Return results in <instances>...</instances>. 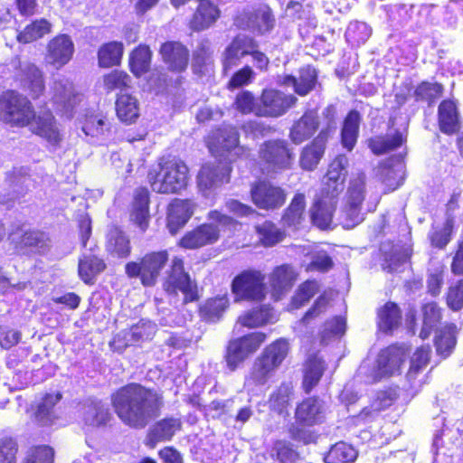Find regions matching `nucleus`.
Listing matches in <instances>:
<instances>
[{
    "label": "nucleus",
    "mask_w": 463,
    "mask_h": 463,
    "mask_svg": "<svg viewBox=\"0 0 463 463\" xmlns=\"http://www.w3.org/2000/svg\"><path fill=\"white\" fill-rule=\"evenodd\" d=\"M109 401L118 420L134 430H143L157 419L165 403L162 391L137 382H129L115 389Z\"/></svg>",
    "instance_id": "nucleus-1"
},
{
    "label": "nucleus",
    "mask_w": 463,
    "mask_h": 463,
    "mask_svg": "<svg viewBox=\"0 0 463 463\" xmlns=\"http://www.w3.org/2000/svg\"><path fill=\"white\" fill-rule=\"evenodd\" d=\"M146 180L156 194H178L188 187L190 169L179 156L165 155L150 167Z\"/></svg>",
    "instance_id": "nucleus-2"
},
{
    "label": "nucleus",
    "mask_w": 463,
    "mask_h": 463,
    "mask_svg": "<svg viewBox=\"0 0 463 463\" xmlns=\"http://www.w3.org/2000/svg\"><path fill=\"white\" fill-rule=\"evenodd\" d=\"M211 222H203L187 231L177 241L176 245L184 250H198L215 244L221 238V232H234L241 222L232 216L219 210H211L207 213Z\"/></svg>",
    "instance_id": "nucleus-3"
},
{
    "label": "nucleus",
    "mask_w": 463,
    "mask_h": 463,
    "mask_svg": "<svg viewBox=\"0 0 463 463\" xmlns=\"http://www.w3.org/2000/svg\"><path fill=\"white\" fill-rule=\"evenodd\" d=\"M162 288L167 296L183 295V304L200 299L197 282L192 279L182 256H174L162 280Z\"/></svg>",
    "instance_id": "nucleus-4"
},
{
    "label": "nucleus",
    "mask_w": 463,
    "mask_h": 463,
    "mask_svg": "<svg viewBox=\"0 0 463 463\" xmlns=\"http://www.w3.org/2000/svg\"><path fill=\"white\" fill-rule=\"evenodd\" d=\"M251 56L255 66L261 71L268 70L269 59L263 52L259 50L256 40L250 36L236 35L224 49L222 59V73L228 75L237 67L242 58Z\"/></svg>",
    "instance_id": "nucleus-5"
},
{
    "label": "nucleus",
    "mask_w": 463,
    "mask_h": 463,
    "mask_svg": "<svg viewBox=\"0 0 463 463\" xmlns=\"http://www.w3.org/2000/svg\"><path fill=\"white\" fill-rule=\"evenodd\" d=\"M290 352L287 338L279 337L267 345L256 357L250 370V379L256 385H264L275 373Z\"/></svg>",
    "instance_id": "nucleus-6"
},
{
    "label": "nucleus",
    "mask_w": 463,
    "mask_h": 463,
    "mask_svg": "<svg viewBox=\"0 0 463 463\" xmlns=\"http://www.w3.org/2000/svg\"><path fill=\"white\" fill-rule=\"evenodd\" d=\"M169 260L166 249L149 250L136 260L128 261L124 266L128 279H138L145 288H153Z\"/></svg>",
    "instance_id": "nucleus-7"
},
{
    "label": "nucleus",
    "mask_w": 463,
    "mask_h": 463,
    "mask_svg": "<svg viewBox=\"0 0 463 463\" xmlns=\"http://www.w3.org/2000/svg\"><path fill=\"white\" fill-rule=\"evenodd\" d=\"M258 160L263 174L281 173L292 168L295 161L294 148L287 139L270 138L260 146Z\"/></svg>",
    "instance_id": "nucleus-8"
},
{
    "label": "nucleus",
    "mask_w": 463,
    "mask_h": 463,
    "mask_svg": "<svg viewBox=\"0 0 463 463\" xmlns=\"http://www.w3.org/2000/svg\"><path fill=\"white\" fill-rule=\"evenodd\" d=\"M34 109L30 99L17 90H5L0 94V120L12 128L30 125Z\"/></svg>",
    "instance_id": "nucleus-9"
},
{
    "label": "nucleus",
    "mask_w": 463,
    "mask_h": 463,
    "mask_svg": "<svg viewBox=\"0 0 463 463\" xmlns=\"http://www.w3.org/2000/svg\"><path fill=\"white\" fill-rule=\"evenodd\" d=\"M235 303H262L268 294L266 275L257 269H246L237 273L231 282Z\"/></svg>",
    "instance_id": "nucleus-10"
},
{
    "label": "nucleus",
    "mask_w": 463,
    "mask_h": 463,
    "mask_svg": "<svg viewBox=\"0 0 463 463\" xmlns=\"http://www.w3.org/2000/svg\"><path fill=\"white\" fill-rule=\"evenodd\" d=\"M267 340V334L254 331L229 340L224 351V361L231 372L236 371L254 354Z\"/></svg>",
    "instance_id": "nucleus-11"
},
{
    "label": "nucleus",
    "mask_w": 463,
    "mask_h": 463,
    "mask_svg": "<svg viewBox=\"0 0 463 463\" xmlns=\"http://www.w3.org/2000/svg\"><path fill=\"white\" fill-rule=\"evenodd\" d=\"M233 24L240 30L265 35L276 27V16L271 7L262 3L238 13L233 18Z\"/></svg>",
    "instance_id": "nucleus-12"
},
{
    "label": "nucleus",
    "mask_w": 463,
    "mask_h": 463,
    "mask_svg": "<svg viewBox=\"0 0 463 463\" xmlns=\"http://www.w3.org/2000/svg\"><path fill=\"white\" fill-rule=\"evenodd\" d=\"M409 351V347L402 343H392L381 349L372 374L373 382L377 383L401 374Z\"/></svg>",
    "instance_id": "nucleus-13"
},
{
    "label": "nucleus",
    "mask_w": 463,
    "mask_h": 463,
    "mask_svg": "<svg viewBox=\"0 0 463 463\" xmlns=\"http://www.w3.org/2000/svg\"><path fill=\"white\" fill-rule=\"evenodd\" d=\"M250 196L257 208L265 211L279 209L287 200L285 189L267 179L253 182L250 185Z\"/></svg>",
    "instance_id": "nucleus-14"
},
{
    "label": "nucleus",
    "mask_w": 463,
    "mask_h": 463,
    "mask_svg": "<svg viewBox=\"0 0 463 463\" xmlns=\"http://www.w3.org/2000/svg\"><path fill=\"white\" fill-rule=\"evenodd\" d=\"M259 99L257 116L264 118L281 117L298 102L295 95L271 88L263 89Z\"/></svg>",
    "instance_id": "nucleus-15"
},
{
    "label": "nucleus",
    "mask_w": 463,
    "mask_h": 463,
    "mask_svg": "<svg viewBox=\"0 0 463 463\" xmlns=\"http://www.w3.org/2000/svg\"><path fill=\"white\" fill-rule=\"evenodd\" d=\"M347 164L348 159L345 155H337L331 161L317 196L337 202L344 189Z\"/></svg>",
    "instance_id": "nucleus-16"
},
{
    "label": "nucleus",
    "mask_w": 463,
    "mask_h": 463,
    "mask_svg": "<svg viewBox=\"0 0 463 463\" xmlns=\"http://www.w3.org/2000/svg\"><path fill=\"white\" fill-rule=\"evenodd\" d=\"M196 209L192 198H173L166 206L165 227L171 235H176L190 221Z\"/></svg>",
    "instance_id": "nucleus-17"
},
{
    "label": "nucleus",
    "mask_w": 463,
    "mask_h": 463,
    "mask_svg": "<svg viewBox=\"0 0 463 463\" xmlns=\"http://www.w3.org/2000/svg\"><path fill=\"white\" fill-rule=\"evenodd\" d=\"M330 137L331 128L329 127L323 128L310 142L301 148L298 164L302 170L311 172L317 168L325 156Z\"/></svg>",
    "instance_id": "nucleus-18"
},
{
    "label": "nucleus",
    "mask_w": 463,
    "mask_h": 463,
    "mask_svg": "<svg viewBox=\"0 0 463 463\" xmlns=\"http://www.w3.org/2000/svg\"><path fill=\"white\" fill-rule=\"evenodd\" d=\"M158 54L166 69L175 73H182L188 68L190 51L180 41L168 40L160 44Z\"/></svg>",
    "instance_id": "nucleus-19"
},
{
    "label": "nucleus",
    "mask_w": 463,
    "mask_h": 463,
    "mask_svg": "<svg viewBox=\"0 0 463 463\" xmlns=\"http://www.w3.org/2000/svg\"><path fill=\"white\" fill-rule=\"evenodd\" d=\"M29 130L35 136L43 138L53 146H60L62 135L58 127V122L52 111L49 109L36 113L30 120Z\"/></svg>",
    "instance_id": "nucleus-20"
},
{
    "label": "nucleus",
    "mask_w": 463,
    "mask_h": 463,
    "mask_svg": "<svg viewBox=\"0 0 463 463\" xmlns=\"http://www.w3.org/2000/svg\"><path fill=\"white\" fill-rule=\"evenodd\" d=\"M74 52L71 37L67 33H59L46 44V63L59 70L71 61Z\"/></svg>",
    "instance_id": "nucleus-21"
},
{
    "label": "nucleus",
    "mask_w": 463,
    "mask_h": 463,
    "mask_svg": "<svg viewBox=\"0 0 463 463\" xmlns=\"http://www.w3.org/2000/svg\"><path fill=\"white\" fill-rule=\"evenodd\" d=\"M105 250L114 260H127L133 250L131 238L125 229L116 223L108 227L105 235Z\"/></svg>",
    "instance_id": "nucleus-22"
},
{
    "label": "nucleus",
    "mask_w": 463,
    "mask_h": 463,
    "mask_svg": "<svg viewBox=\"0 0 463 463\" xmlns=\"http://www.w3.org/2000/svg\"><path fill=\"white\" fill-rule=\"evenodd\" d=\"M150 203L151 194L147 187H137L132 195L129 209L130 221L143 232L150 224Z\"/></svg>",
    "instance_id": "nucleus-23"
},
{
    "label": "nucleus",
    "mask_w": 463,
    "mask_h": 463,
    "mask_svg": "<svg viewBox=\"0 0 463 463\" xmlns=\"http://www.w3.org/2000/svg\"><path fill=\"white\" fill-rule=\"evenodd\" d=\"M298 278L292 265L284 263L276 266L269 274V288L274 301L281 300L293 288Z\"/></svg>",
    "instance_id": "nucleus-24"
},
{
    "label": "nucleus",
    "mask_w": 463,
    "mask_h": 463,
    "mask_svg": "<svg viewBox=\"0 0 463 463\" xmlns=\"http://www.w3.org/2000/svg\"><path fill=\"white\" fill-rule=\"evenodd\" d=\"M231 167L223 164L204 163L196 175L198 189L205 193L230 181Z\"/></svg>",
    "instance_id": "nucleus-25"
},
{
    "label": "nucleus",
    "mask_w": 463,
    "mask_h": 463,
    "mask_svg": "<svg viewBox=\"0 0 463 463\" xmlns=\"http://www.w3.org/2000/svg\"><path fill=\"white\" fill-rule=\"evenodd\" d=\"M294 420L299 424L312 426L322 424L325 421V410L322 400L317 395L303 398L296 404Z\"/></svg>",
    "instance_id": "nucleus-26"
},
{
    "label": "nucleus",
    "mask_w": 463,
    "mask_h": 463,
    "mask_svg": "<svg viewBox=\"0 0 463 463\" xmlns=\"http://www.w3.org/2000/svg\"><path fill=\"white\" fill-rule=\"evenodd\" d=\"M377 332L384 335H392L402 324V310L398 303L386 301L375 310Z\"/></svg>",
    "instance_id": "nucleus-27"
},
{
    "label": "nucleus",
    "mask_w": 463,
    "mask_h": 463,
    "mask_svg": "<svg viewBox=\"0 0 463 463\" xmlns=\"http://www.w3.org/2000/svg\"><path fill=\"white\" fill-rule=\"evenodd\" d=\"M320 128V118L316 109L306 110L299 118L294 121L289 128V140L299 145L310 139Z\"/></svg>",
    "instance_id": "nucleus-28"
},
{
    "label": "nucleus",
    "mask_w": 463,
    "mask_h": 463,
    "mask_svg": "<svg viewBox=\"0 0 463 463\" xmlns=\"http://www.w3.org/2000/svg\"><path fill=\"white\" fill-rule=\"evenodd\" d=\"M221 16V10L213 0H197V6L189 21V28L194 32L208 29Z\"/></svg>",
    "instance_id": "nucleus-29"
},
{
    "label": "nucleus",
    "mask_w": 463,
    "mask_h": 463,
    "mask_svg": "<svg viewBox=\"0 0 463 463\" xmlns=\"http://www.w3.org/2000/svg\"><path fill=\"white\" fill-rule=\"evenodd\" d=\"M107 269V263L102 256L94 252L82 254L78 260V276L88 286L96 283L98 276Z\"/></svg>",
    "instance_id": "nucleus-30"
},
{
    "label": "nucleus",
    "mask_w": 463,
    "mask_h": 463,
    "mask_svg": "<svg viewBox=\"0 0 463 463\" xmlns=\"http://www.w3.org/2000/svg\"><path fill=\"white\" fill-rule=\"evenodd\" d=\"M438 126L441 133L452 136L460 129V117L458 103L452 99H445L438 106Z\"/></svg>",
    "instance_id": "nucleus-31"
},
{
    "label": "nucleus",
    "mask_w": 463,
    "mask_h": 463,
    "mask_svg": "<svg viewBox=\"0 0 463 463\" xmlns=\"http://www.w3.org/2000/svg\"><path fill=\"white\" fill-rule=\"evenodd\" d=\"M182 427L183 422L179 418L165 417L157 420L147 432L146 445L154 448L158 442L171 440Z\"/></svg>",
    "instance_id": "nucleus-32"
},
{
    "label": "nucleus",
    "mask_w": 463,
    "mask_h": 463,
    "mask_svg": "<svg viewBox=\"0 0 463 463\" xmlns=\"http://www.w3.org/2000/svg\"><path fill=\"white\" fill-rule=\"evenodd\" d=\"M276 321L274 308L269 304H260L241 313L237 323L248 329L263 327Z\"/></svg>",
    "instance_id": "nucleus-33"
},
{
    "label": "nucleus",
    "mask_w": 463,
    "mask_h": 463,
    "mask_svg": "<svg viewBox=\"0 0 463 463\" xmlns=\"http://www.w3.org/2000/svg\"><path fill=\"white\" fill-rule=\"evenodd\" d=\"M230 307V299L226 294L206 298L198 306V316L205 323H217Z\"/></svg>",
    "instance_id": "nucleus-34"
},
{
    "label": "nucleus",
    "mask_w": 463,
    "mask_h": 463,
    "mask_svg": "<svg viewBox=\"0 0 463 463\" xmlns=\"http://www.w3.org/2000/svg\"><path fill=\"white\" fill-rule=\"evenodd\" d=\"M336 205L337 202L316 195L309 210L311 222L320 230L329 229Z\"/></svg>",
    "instance_id": "nucleus-35"
},
{
    "label": "nucleus",
    "mask_w": 463,
    "mask_h": 463,
    "mask_svg": "<svg viewBox=\"0 0 463 463\" xmlns=\"http://www.w3.org/2000/svg\"><path fill=\"white\" fill-rule=\"evenodd\" d=\"M407 141V137L399 129L392 134H381L367 139V146L375 156H381L402 147Z\"/></svg>",
    "instance_id": "nucleus-36"
},
{
    "label": "nucleus",
    "mask_w": 463,
    "mask_h": 463,
    "mask_svg": "<svg viewBox=\"0 0 463 463\" xmlns=\"http://www.w3.org/2000/svg\"><path fill=\"white\" fill-rule=\"evenodd\" d=\"M326 371V364L322 358L316 354L307 357L303 370L301 388L306 394H309L319 383Z\"/></svg>",
    "instance_id": "nucleus-37"
},
{
    "label": "nucleus",
    "mask_w": 463,
    "mask_h": 463,
    "mask_svg": "<svg viewBox=\"0 0 463 463\" xmlns=\"http://www.w3.org/2000/svg\"><path fill=\"white\" fill-rule=\"evenodd\" d=\"M115 110L119 121L127 125L136 123L140 116L137 99L128 93H119L117 95Z\"/></svg>",
    "instance_id": "nucleus-38"
},
{
    "label": "nucleus",
    "mask_w": 463,
    "mask_h": 463,
    "mask_svg": "<svg viewBox=\"0 0 463 463\" xmlns=\"http://www.w3.org/2000/svg\"><path fill=\"white\" fill-rule=\"evenodd\" d=\"M62 395L60 392L45 393L38 403L33 413V419L38 427H50L54 422L56 416L53 409L61 401Z\"/></svg>",
    "instance_id": "nucleus-39"
},
{
    "label": "nucleus",
    "mask_w": 463,
    "mask_h": 463,
    "mask_svg": "<svg viewBox=\"0 0 463 463\" xmlns=\"http://www.w3.org/2000/svg\"><path fill=\"white\" fill-rule=\"evenodd\" d=\"M361 121V114L356 109L349 110L344 118L340 134L341 143L348 151H352L356 145Z\"/></svg>",
    "instance_id": "nucleus-40"
},
{
    "label": "nucleus",
    "mask_w": 463,
    "mask_h": 463,
    "mask_svg": "<svg viewBox=\"0 0 463 463\" xmlns=\"http://www.w3.org/2000/svg\"><path fill=\"white\" fill-rule=\"evenodd\" d=\"M124 55V44L119 41H110L102 43L97 52L99 68H112L121 64Z\"/></svg>",
    "instance_id": "nucleus-41"
},
{
    "label": "nucleus",
    "mask_w": 463,
    "mask_h": 463,
    "mask_svg": "<svg viewBox=\"0 0 463 463\" xmlns=\"http://www.w3.org/2000/svg\"><path fill=\"white\" fill-rule=\"evenodd\" d=\"M294 397V385L291 382H282L269 395V406L272 411L279 415L288 412Z\"/></svg>",
    "instance_id": "nucleus-42"
},
{
    "label": "nucleus",
    "mask_w": 463,
    "mask_h": 463,
    "mask_svg": "<svg viewBox=\"0 0 463 463\" xmlns=\"http://www.w3.org/2000/svg\"><path fill=\"white\" fill-rule=\"evenodd\" d=\"M306 195L303 193H296L285 208L282 214V222L288 227L298 228L306 217Z\"/></svg>",
    "instance_id": "nucleus-43"
},
{
    "label": "nucleus",
    "mask_w": 463,
    "mask_h": 463,
    "mask_svg": "<svg viewBox=\"0 0 463 463\" xmlns=\"http://www.w3.org/2000/svg\"><path fill=\"white\" fill-rule=\"evenodd\" d=\"M152 51L147 44L140 43L129 53L128 67L136 77H141L151 67Z\"/></svg>",
    "instance_id": "nucleus-44"
},
{
    "label": "nucleus",
    "mask_w": 463,
    "mask_h": 463,
    "mask_svg": "<svg viewBox=\"0 0 463 463\" xmlns=\"http://www.w3.org/2000/svg\"><path fill=\"white\" fill-rule=\"evenodd\" d=\"M14 248L17 251L24 250H39L48 249L50 238L46 232L41 230L24 231L17 241H13Z\"/></svg>",
    "instance_id": "nucleus-45"
},
{
    "label": "nucleus",
    "mask_w": 463,
    "mask_h": 463,
    "mask_svg": "<svg viewBox=\"0 0 463 463\" xmlns=\"http://www.w3.org/2000/svg\"><path fill=\"white\" fill-rule=\"evenodd\" d=\"M457 345V326L453 323L446 324L434 339L437 354L441 358H448Z\"/></svg>",
    "instance_id": "nucleus-46"
},
{
    "label": "nucleus",
    "mask_w": 463,
    "mask_h": 463,
    "mask_svg": "<svg viewBox=\"0 0 463 463\" xmlns=\"http://www.w3.org/2000/svg\"><path fill=\"white\" fill-rule=\"evenodd\" d=\"M24 87L33 99L42 97L45 91V80L43 71L33 63L26 65L23 71Z\"/></svg>",
    "instance_id": "nucleus-47"
},
{
    "label": "nucleus",
    "mask_w": 463,
    "mask_h": 463,
    "mask_svg": "<svg viewBox=\"0 0 463 463\" xmlns=\"http://www.w3.org/2000/svg\"><path fill=\"white\" fill-rule=\"evenodd\" d=\"M52 25L45 18L35 19L17 33V42L23 44L35 42L52 33Z\"/></svg>",
    "instance_id": "nucleus-48"
},
{
    "label": "nucleus",
    "mask_w": 463,
    "mask_h": 463,
    "mask_svg": "<svg viewBox=\"0 0 463 463\" xmlns=\"http://www.w3.org/2000/svg\"><path fill=\"white\" fill-rule=\"evenodd\" d=\"M444 93V86L440 82H430L422 80L419 82L414 90L413 98L415 102H426L432 106Z\"/></svg>",
    "instance_id": "nucleus-49"
},
{
    "label": "nucleus",
    "mask_w": 463,
    "mask_h": 463,
    "mask_svg": "<svg viewBox=\"0 0 463 463\" xmlns=\"http://www.w3.org/2000/svg\"><path fill=\"white\" fill-rule=\"evenodd\" d=\"M454 232V221L452 218L445 220L442 225L432 224L428 233L430 246L434 249L443 250L450 242Z\"/></svg>",
    "instance_id": "nucleus-50"
},
{
    "label": "nucleus",
    "mask_w": 463,
    "mask_h": 463,
    "mask_svg": "<svg viewBox=\"0 0 463 463\" xmlns=\"http://www.w3.org/2000/svg\"><path fill=\"white\" fill-rule=\"evenodd\" d=\"M103 88L107 93L127 91L132 88L131 76L123 70L114 69L102 76Z\"/></svg>",
    "instance_id": "nucleus-51"
},
{
    "label": "nucleus",
    "mask_w": 463,
    "mask_h": 463,
    "mask_svg": "<svg viewBox=\"0 0 463 463\" xmlns=\"http://www.w3.org/2000/svg\"><path fill=\"white\" fill-rule=\"evenodd\" d=\"M431 359V347L429 345H422L415 349L410 358V366L406 373L409 382L415 381L419 374L430 364Z\"/></svg>",
    "instance_id": "nucleus-52"
},
{
    "label": "nucleus",
    "mask_w": 463,
    "mask_h": 463,
    "mask_svg": "<svg viewBox=\"0 0 463 463\" xmlns=\"http://www.w3.org/2000/svg\"><path fill=\"white\" fill-rule=\"evenodd\" d=\"M319 283L317 279H306L301 282L290 298L289 309L296 310L304 307L318 292Z\"/></svg>",
    "instance_id": "nucleus-53"
},
{
    "label": "nucleus",
    "mask_w": 463,
    "mask_h": 463,
    "mask_svg": "<svg viewBox=\"0 0 463 463\" xmlns=\"http://www.w3.org/2000/svg\"><path fill=\"white\" fill-rule=\"evenodd\" d=\"M269 457L278 463H297L300 455L295 446L287 439H276L269 450Z\"/></svg>",
    "instance_id": "nucleus-54"
},
{
    "label": "nucleus",
    "mask_w": 463,
    "mask_h": 463,
    "mask_svg": "<svg viewBox=\"0 0 463 463\" xmlns=\"http://www.w3.org/2000/svg\"><path fill=\"white\" fill-rule=\"evenodd\" d=\"M357 456V450L352 445L338 441L331 446L324 457V461L325 463H353Z\"/></svg>",
    "instance_id": "nucleus-55"
},
{
    "label": "nucleus",
    "mask_w": 463,
    "mask_h": 463,
    "mask_svg": "<svg viewBox=\"0 0 463 463\" xmlns=\"http://www.w3.org/2000/svg\"><path fill=\"white\" fill-rule=\"evenodd\" d=\"M365 195L366 175L358 172L350 178L343 203L364 204Z\"/></svg>",
    "instance_id": "nucleus-56"
},
{
    "label": "nucleus",
    "mask_w": 463,
    "mask_h": 463,
    "mask_svg": "<svg viewBox=\"0 0 463 463\" xmlns=\"http://www.w3.org/2000/svg\"><path fill=\"white\" fill-rule=\"evenodd\" d=\"M113 420L108 407L101 403L93 404L85 418V424L91 429H104L111 426Z\"/></svg>",
    "instance_id": "nucleus-57"
},
{
    "label": "nucleus",
    "mask_w": 463,
    "mask_h": 463,
    "mask_svg": "<svg viewBox=\"0 0 463 463\" xmlns=\"http://www.w3.org/2000/svg\"><path fill=\"white\" fill-rule=\"evenodd\" d=\"M111 124L104 116L87 114L82 120L81 129L86 136L102 137L109 132Z\"/></svg>",
    "instance_id": "nucleus-58"
},
{
    "label": "nucleus",
    "mask_w": 463,
    "mask_h": 463,
    "mask_svg": "<svg viewBox=\"0 0 463 463\" xmlns=\"http://www.w3.org/2000/svg\"><path fill=\"white\" fill-rule=\"evenodd\" d=\"M317 83V71L310 64L302 66L298 70L296 93L301 97L310 93Z\"/></svg>",
    "instance_id": "nucleus-59"
},
{
    "label": "nucleus",
    "mask_w": 463,
    "mask_h": 463,
    "mask_svg": "<svg viewBox=\"0 0 463 463\" xmlns=\"http://www.w3.org/2000/svg\"><path fill=\"white\" fill-rule=\"evenodd\" d=\"M260 241L265 247H271L284 238V234L271 221H265L255 227Z\"/></svg>",
    "instance_id": "nucleus-60"
},
{
    "label": "nucleus",
    "mask_w": 463,
    "mask_h": 463,
    "mask_svg": "<svg viewBox=\"0 0 463 463\" xmlns=\"http://www.w3.org/2000/svg\"><path fill=\"white\" fill-rule=\"evenodd\" d=\"M258 105L257 98L248 90L239 91L232 102V108L242 115L253 113L257 116Z\"/></svg>",
    "instance_id": "nucleus-61"
},
{
    "label": "nucleus",
    "mask_w": 463,
    "mask_h": 463,
    "mask_svg": "<svg viewBox=\"0 0 463 463\" xmlns=\"http://www.w3.org/2000/svg\"><path fill=\"white\" fill-rule=\"evenodd\" d=\"M342 224L345 229H352L364 220L363 204L343 203L341 207Z\"/></svg>",
    "instance_id": "nucleus-62"
},
{
    "label": "nucleus",
    "mask_w": 463,
    "mask_h": 463,
    "mask_svg": "<svg viewBox=\"0 0 463 463\" xmlns=\"http://www.w3.org/2000/svg\"><path fill=\"white\" fill-rule=\"evenodd\" d=\"M255 76L253 69L250 65H244L232 74L225 88L229 91L244 88L253 82Z\"/></svg>",
    "instance_id": "nucleus-63"
},
{
    "label": "nucleus",
    "mask_w": 463,
    "mask_h": 463,
    "mask_svg": "<svg viewBox=\"0 0 463 463\" xmlns=\"http://www.w3.org/2000/svg\"><path fill=\"white\" fill-rule=\"evenodd\" d=\"M54 463V449L49 445L29 448L23 463Z\"/></svg>",
    "instance_id": "nucleus-64"
}]
</instances>
